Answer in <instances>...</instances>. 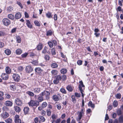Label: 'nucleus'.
I'll list each match as a JSON object with an SVG mask.
<instances>
[{
  "label": "nucleus",
  "instance_id": "obj_40",
  "mask_svg": "<svg viewBox=\"0 0 123 123\" xmlns=\"http://www.w3.org/2000/svg\"><path fill=\"white\" fill-rule=\"evenodd\" d=\"M55 77L59 81L61 80L62 79L61 76L60 75H56L55 76Z\"/></svg>",
  "mask_w": 123,
  "mask_h": 123
},
{
  "label": "nucleus",
  "instance_id": "obj_9",
  "mask_svg": "<svg viewBox=\"0 0 123 123\" xmlns=\"http://www.w3.org/2000/svg\"><path fill=\"white\" fill-rule=\"evenodd\" d=\"M15 103L17 105L21 106L22 104V102L21 100L17 98L15 100Z\"/></svg>",
  "mask_w": 123,
  "mask_h": 123
},
{
  "label": "nucleus",
  "instance_id": "obj_26",
  "mask_svg": "<svg viewBox=\"0 0 123 123\" xmlns=\"http://www.w3.org/2000/svg\"><path fill=\"white\" fill-rule=\"evenodd\" d=\"M14 110L16 112H19L21 110L20 108L18 106H14Z\"/></svg>",
  "mask_w": 123,
  "mask_h": 123
},
{
  "label": "nucleus",
  "instance_id": "obj_34",
  "mask_svg": "<svg viewBox=\"0 0 123 123\" xmlns=\"http://www.w3.org/2000/svg\"><path fill=\"white\" fill-rule=\"evenodd\" d=\"M67 72V70L65 68H63L60 71V72L61 74H63L66 73Z\"/></svg>",
  "mask_w": 123,
  "mask_h": 123
},
{
  "label": "nucleus",
  "instance_id": "obj_19",
  "mask_svg": "<svg viewBox=\"0 0 123 123\" xmlns=\"http://www.w3.org/2000/svg\"><path fill=\"white\" fill-rule=\"evenodd\" d=\"M24 113L25 114L28 113L29 111V108L27 107L24 108L23 109Z\"/></svg>",
  "mask_w": 123,
  "mask_h": 123
},
{
  "label": "nucleus",
  "instance_id": "obj_61",
  "mask_svg": "<svg viewBox=\"0 0 123 123\" xmlns=\"http://www.w3.org/2000/svg\"><path fill=\"white\" fill-rule=\"evenodd\" d=\"M82 61L80 60H78L77 62V64L79 65H82Z\"/></svg>",
  "mask_w": 123,
  "mask_h": 123
},
{
  "label": "nucleus",
  "instance_id": "obj_63",
  "mask_svg": "<svg viewBox=\"0 0 123 123\" xmlns=\"http://www.w3.org/2000/svg\"><path fill=\"white\" fill-rule=\"evenodd\" d=\"M92 112V111H91V110L90 109H88L86 111V114H90Z\"/></svg>",
  "mask_w": 123,
  "mask_h": 123
},
{
  "label": "nucleus",
  "instance_id": "obj_24",
  "mask_svg": "<svg viewBox=\"0 0 123 123\" xmlns=\"http://www.w3.org/2000/svg\"><path fill=\"white\" fill-rule=\"evenodd\" d=\"M51 73L52 75L54 76L57 74L58 71L56 70H53L51 71Z\"/></svg>",
  "mask_w": 123,
  "mask_h": 123
},
{
  "label": "nucleus",
  "instance_id": "obj_4",
  "mask_svg": "<svg viewBox=\"0 0 123 123\" xmlns=\"http://www.w3.org/2000/svg\"><path fill=\"white\" fill-rule=\"evenodd\" d=\"M2 22L3 24L5 26H8L11 23V21L10 20L7 18H4L2 20Z\"/></svg>",
  "mask_w": 123,
  "mask_h": 123
},
{
  "label": "nucleus",
  "instance_id": "obj_37",
  "mask_svg": "<svg viewBox=\"0 0 123 123\" xmlns=\"http://www.w3.org/2000/svg\"><path fill=\"white\" fill-rule=\"evenodd\" d=\"M22 52V50L20 49H18L16 50V53L17 54L20 55L21 53Z\"/></svg>",
  "mask_w": 123,
  "mask_h": 123
},
{
  "label": "nucleus",
  "instance_id": "obj_10",
  "mask_svg": "<svg viewBox=\"0 0 123 123\" xmlns=\"http://www.w3.org/2000/svg\"><path fill=\"white\" fill-rule=\"evenodd\" d=\"M1 76L2 79L4 80H7L8 78V75L5 73L2 74Z\"/></svg>",
  "mask_w": 123,
  "mask_h": 123
},
{
  "label": "nucleus",
  "instance_id": "obj_47",
  "mask_svg": "<svg viewBox=\"0 0 123 123\" xmlns=\"http://www.w3.org/2000/svg\"><path fill=\"white\" fill-rule=\"evenodd\" d=\"M7 10L8 12H10L12 11L13 8L12 6H10L7 8Z\"/></svg>",
  "mask_w": 123,
  "mask_h": 123
},
{
  "label": "nucleus",
  "instance_id": "obj_18",
  "mask_svg": "<svg viewBox=\"0 0 123 123\" xmlns=\"http://www.w3.org/2000/svg\"><path fill=\"white\" fill-rule=\"evenodd\" d=\"M78 120H80L84 114L81 113V112H78Z\"/></svg>",
  "mask_w": 123,
  "mask_h": 123
},
{
  "label": "nucleus",
  "instance_id": "obj_14",
  "mask_svg": "<svg viewBox=\"0 0 123 123\" xmlns=\"http://www.w3.org/2000/svg\"><path fill=\"white\" fill-rule=\"evenodd\" d=\"M43 47L42 44L41 43H39L36 47V48L38 50H40Z\"/></svg>",
  "mask_w": 123,
  "mask_h": 123
},
{
  "label": "nucleus",
  "instance_id": "obj_52",
  "mask_svg": "<svg viewBox=\"0 0 123 123\" xmlns=\"http://www.w3.org/2000/svg\"><path fill=\"white\" fill-rule=\"evenodd\" d=\"M18 70L19 72L22 71L23 69V68L22 66H19L18 68Z\"/></svg>",
  "mask_w": 123,
  "mask_h": 123
},
{
  "label": "nucleus",
  "instance_id": "obj_60",
  "mask_svg": "<svg viewBox=\"0 0 123 123\" xmlns=\"http://www.w3.org/2000/svg\"><path fill=\"white\" fill-rule=\"evenodd\" d=\"M17 4L19 6H20L21 8H23V6H22V4L20 2L18 1H17Z\"/></svg>",
  "mask_w": 123,
  "mask_h": 123
},
{
  "label": "nucleus",
  "instance_id": "obj_2",
  "mask_svg": "<svg viewBox=\"0 0 123 123\" xmlns=\"http://www.w3.org/2000/svg\"><path fill=\"white\" fill-rule=\"evenodd\" d=\"M39 102L37 100H31L28 103L29 106H36V107L39 105Z\"/></svg>",
  "mask_w": 123,
  "mask_h": 123
},
{
  "label": "nucleus",
  "instance_id": "obj_22",
  "mask_svg": "<svg viewBox=\"0 0 123 123\" xmlns=\"http://www.w3.org/2000/svg\"><path fill=\"white\" fill-rule=\"evenodd\" d=\"M21 14L20 12H18L16 14L15 18L16 19H19L21 18Z\"/></svg>",
  "mask_w": 123,
  "mask_h": 123
},
{
  "label": "nucleus",
  "instance_id": "obj_53",
  "mask_svg": "<svg viewBox=\"0 0 123 123\" xmlns=\"http://www.w3.org/2000/svg\"><path fill=\"white\" fill-rule=\"evenodd\" d=\"M51 53L52 55H54L55 54V49L53 48L51 49Z\"/></svg>",
  "mask_w": 123,
  "mask_h": 123
},
{
  "label": "nucleus",
  "instance_id": "obj_11",
  "mask_svg": "<svg viewBox=\"0 0 123 123\" xmlns=\"http://www.w3.org/2000/svg\"><path fill=\"white\" fill-rule=\"evenodd\" d=\"M26 24L28 27L30 29L32 28V26L29 20H26Z\"/></svg>",
  "mask_w": 123,
  "mask_h": 123
},
{
  "label": "nucleus",
  "instance_id": "obj_20",
  "mask_svg": "<svg viewBox=\"0 0 123 123\" xmlns=\"http://www.w3.org/2000/svg\"><path fill=\"white\" fill-rule=\"evenodd\" d=\"M7 74H10L11 71L10 68L8 67H6L5 68Z\"/></svg>",
  "mask_w": 123,
  "mask_h": 123
},
{
  "label": "nucleus",
  "instance_id": "obj_43",
  "mask_svg": "<svg viewBox=\"0 0 123 123\" xmlns=\"http://www.w3.org/2000/svg\"><path fill=\"white\" fill-rule=\"evenodd\" d=\"M39 117L41 121L42 122H44L45 121V118L43 117L42 116H39Z\"/></svg>",
  "mask_w": 123,
  "mask_h": 123
},
{
  "label": "nucleus",
  "instance_id": "obj_64",
  "mask_svg": "<svg viewBox=\"0 0 123 123\" xmlns=\"http://www.w3.org/2000/svg\"><path fill=\"white\" fill-rule=\"evenodd\" d=\"M119 120L120 122H123V117L122 116L120 117L119 118Z\"/></svg>",
  "mask_w": 123,
  "mask_h": 123
},
{
  "label": "nucleus",
  "instance_id": "obj_23",
  "mask_svg": "<svg viewBox=\"0 0 123 123\" xmlns=\"http://www.w3.org/2000/svg\"><path fill=\"white\" fill-rule=\"evenodd\" d=\"M44 99H45L43 98V97L42 95H41L40 94V95L38 96V100L39 102H41L43 101Z\"/></svg>",
  "mask_w": 123,
  "mask_h": 123
},
{
  "label": "nucleus",
  "instance_id": "obj_54",
  "mask_svg": "<svg viewBox=\"0 0 123 123\" xmlns=\"http://www.w3.org/2000/svg\"><path fill=\"white\" fill-rule=\"evenodd\" d=\"M28 55V53H25L22 54L21 55L22 57V58H25Z\"/></svg>",
  "mask_w": 123,
  "mask_h": 123
},
{
  "label": "nucleus",
  "instance_id": "obj_62",
  "mask_svg": "<svg viewBox=\"0 0 123 123\" xmlns=\"http://www.w3.org/2000/svg\"><path fill=\"white\" fill-rule=\"evenodd\" d=\"M51 117L52 119V120H55L56 118V116L55 115V114H53L51 116Z\"/></svg>",
  "mask_w": 123,
  "mask_h": 123
},
{
  "label": "nucleus",
  "instance_id": "obj_29",
  "mask_svg": "<svg viewBox=\"0 0 123 123\" xmlns=\"http://www.w3.org/2000/svg\"><path fill=\"white\" fill-rule=\"evenodd\" d=\"M5 53L7 55H9L11 53V51L9 49H7L5 51Z\"/></svg>",
  "mask_w": 123,
  "mask_h": 123
},
{
  "label": "nucleus",
  "instance_id": "obj_1",
  "mask_svg": "<svg viewBox=\"0 0 123 123\" xmlns=\"http://www.w3.org/2000/svg\"><path fill=\"white\" fill-rule=\"evenodd\" d=\"M50 94L49 92L47 90H45L40 93V95L42 96L45 99L47 100L49 99Z\"/></svg>",
  "mask_w": 123,
  "mask_h": 123
},
{
  "label": "nucleus",
  "instance_id": "obj_45",
  "mask_svg": "<svg viewBox=\"0 0 123 123\" xmlns=\"http://www.w3.org/2000/svg\"><path fill=\"white\" fill-rule=\"evenodd\" d=\"M60 91L62 93L64 94L66 93V91L63 88H61L60 90Z\"/></svg>",
  "mask_w": 123,
  "mask_h": 123
},
{
  "label": "nucleus",
  "instance_id": "obj_44",
  "mask_svg": "<svg viewBox=\"0 0 123 123\" xmlns=\"http://www.w3.org/2000/svg\"><path fill=\"white\" fill-rule=\"evenodd\" d=\"M118 105V102L116 100H115L113 102V105L114 107H116Z\"/></svg>",
  "mask_w": 123,
  "mask_h": 123
},
{
  "label": "nucleus",
  "instance_id": "obj_8",
  "mask_svg": "<svg viewBox=\"0 0 123 123\" xmlns=\"http://www.w3.org/2000/svg\"><path fill=\"white\" fill-rule=\"evenodd\" d=\"M19 116L16 115L15 117L14 121L15 123H22L21 120L19 119Z\"/></svg>",
  "mask_w": 123,
  "mask_h": 123
},
{
  "label": "nucleus",
  "instance_id": "obj_15",
  "mask_svg": "<svg viewBox=\"0 0 123 123\" xmlns=\"http://www.w3.org/2000/svg\"><path fill=\"white\" fill-rule=\"evenodd\" d=\"M35 70V72L37 74H40L42 71V69L39 68H36Z\"/></svg>",
  "mask_w": 123,
  "mask_h": 123
},
{
  "label": "nucleus",
  "instance_id": "obj_36",
  "mask_svg": "<svg viewBox=\"0 0 123 123\" xmlns=\"http://www.w3.org/2000/svg\"><path fill=\"white\" fill-rule=\"evenodd\" d=\"M4 95L3 92H0V100L2 101L3 99V96Z\"/></svg>",
  "mask_w": 123,
  "mask_h": 123
},
{
  "label": "nucleus",
  "instance_id": "obj_5",
  "mask_svg": "<svg viewBox=\"0 0 123 123\" xmlns=\"http://www.w3.org/2000/svg\"><path fill=\"white\" fill-rule=\"evenodd\" d=\"M25 70L26 72L30 73L33 70V69L31 66H28L26 67Z\"/></svg>",
  "mask_w": 123,
  "mask_h": 123
},
{
  "label": "nucleus",
  "instance_id": "obj_59",
  "mask_svg": "<svg viewBox=\"0 0 123 123\" xmlns=\"http://www.w3.org/2000/svg\"><path fill=\"white\" fill-rule=\"evenodd\" d=\"M55 106L57 107V109L59 110H60L62 107L61 105L59 104H56Z\"/></svg>",
  "mask_w": 123,
  "mask_h": 123
},
{
  "label": "nucleus",
  "instance_id": "obj_50",
  "mask_svg": "<svg viewBox=\"0 0 123 123\" xmlns=\"http://www.w3.org/2000/svg\"><path fill=\"white\" fill-rule=\"evenodd\" d=\"M47 105V104L46 102H44L42 105L41 106L43 108H45Z\"/></svg>",
  "mask_w": 123,
  "mask_h": 123
},
{
  "label": "nucleus",
  "instance_id": "obj_17",
  "mask_svg": "<svg viewBox=\"0 0 123 123\" xmlns=\"http://www.w3.org/2000/svg\"><path fill=\"white\" fill-rule=\"evenodd\" d=\"M5 104L6 105L9 106H12V103L10 101H6Z\"/></svg>",
  "mask_w": 123,
  "mask_h": 123
},
{
  "label": "nucleus",
  "instance_id": "obj_33",
  "mask_svg": "<svg viewBox=\"0 0 123 123\" xmlns=\"http://www.w3.org/2000/svg\"><path fill=\"white\" fill-rule=\"evenodd\" d=\"M26 93L30 96L32 97L34 96V95L33 92L29 91H27Z\"/></svg>",
  "mask_w": 123,
  "mask_h": 123
},
{
  "label": "nucleus",
  "instance_id": "obj_55",
  "mask_svg": "<svg viewBox=\"0 0 123 123\" xmlns=\"http://www.w3.org/2000/svg\"><path fill=\"white\" fill-rule=\"evenodd\" d=\"M44 58L46 60H49V59L50 57L48 55H45Z\"/></svg>",
  "mask_w": 123,
  "mask_h": 123
},
{
  "label": "nucleus",
  "instance_id": "obj_31",
  "mask_svg": "<svg viewBox=\"0 0 123 123\" xmlns=\"http://www.w3.org/2000/svg\"><path fill=\"white\" fill-rule=\"evenodd\" d=\"M46 17L48 18H52L51 13L49 12H48L46 14Z\"/></svg>",
  "mask_w": 123,
  "mask_h": 123
},
{
  "label": "nucleus",
  "instance_id": "obj_12",
  "mask_svg": "<svg viewBox=\"0 0 123 123\" xmlns=\"http://www.w3.org/2000/svg\"><path fill=\"white\" fill-rule=\"evenodd\" d=\"M1 115L2 117L3 118H6L8 117L9 116L8 114L6 112L2 113Z\"/></svg>",
  "mask_w": 123,
  "mask_h": 123
},
{
  "label": "nucleus",
  "instance_id": "obj_42",
  "mask_svg": "<svg viewBox=\"0 0 123 123\" xmlns=\"http://www.w3.org/2000/svg\"><path fill=\"white\" fill-rule=\"evenodd\" d=\"M17 41L18 43H20L21 41V38L19 36H16Z\"/></svg>",
  "mask_w": 123,
  "mask_h": 123
},
{
  "label": "nucleus",
  "instance_id": "obj_7",
  "mask_svg": "<svg viewBox=\"0 0 123 123\" xmlns=\"http://www.w3.org/2000/svg\"><path fill=\"white\" fill-rule=\"evenodd\" d=\"M59 97H61L60 94L59 93H58L57 95H55L53 96L52 99L55 101H57L59 99Z\"/></svg>",
  "mask_w": 123,
  "mask_h": 123
},
{
  "label": "nucleus",
  "instance_id": "obj_28",
  "mask_svg": "<svg viewBox=\"0 0 123 123\" xmlns=\"http://www.w3.org/2000/svg\"><path fill=\"white\" fill-rule=\"evenodd\" d=\"M51 67L53 68H55L58 67L57 64L55 63H52L51 65Z\"/></svg>",
  "mask_w": 123,
  "mask_h": 123
},
{
  "label": "nucleus",
  "instance_id": "obj_21",
  "mask_svg": "<svg viewBox=\"0 0 123 123\" xmlns=\"http://www.w3.org/2000/svg\"><path fill=\"white\" fill-rule=\"evenodd\" d=\"M10 88L11 89L12 91H14L16 89V86L14 84L10 85Z\"/></svg>",
  "mask_w": 123,
  "mask_h": 123
},
{
  "label": "nucleus",
  "instance_id": "obj_16",
  "mask_svg": "<svg viewBox=\"0 0 123 123\" xmlns=\"http://www.w3.org/2000/svg\"><path fill=\"white\" fill-rule=\"evenodd\" d=\"M70 118H68L67 120V123H76L75 120L73 118L72 119L71 121L70 122Z\"/></svg>",
  "mask_w": 123,
  "mask_h": 123
},
{
  "label": "nucleus",
  "instance_id": "obj_51",
  "mask_svg": "<svg viewBox=\"0 0 123 123\" xmlns=\"http://www.w3.org/2000/svg\"><path fill=\"white\" fill-rule=\"evenodd\" d=\"M59 82V81L55 77L54 80L53 81V82L55 84H57Z\"/></svg>",
  "mask_w": 123,
  "mask_h": 123
},
{
  "label": "nucleus",
  "instance_id": "obj_25",
  "mask_svg": "<svg viewBox=\"0 0 123 123\" xmlns=\"http://www.w3.org/2000/svg\"><path fill=\"white\" fill-rule=\"evenodd\" d=\"M40 89L39 88H36L34 89V92L36 93H37L40 92Z\"/></svg>",
  "mask_w": 123,
  "mask_h": 123
},
{
  "label": "nucleus",
  "instance_id": "obj_58",
  "mask_svg": "<svg viewBox=\"0 0 123 123\" xmlns=\"http://www.w3.org/2000/svg\"><path fill=\"white\" fill-rule=\"evenodd\" d=\"M51 110H47V115L48 116H50L51 114Z\"/></svg>",
  "mask_w": 123,
  "mask_h": 123
},
{
  "label": "nucleus",
  "instance_id": "obj_38",
  "mask_svg": "<svg viewBox=\"0 0 123 123\" xmlns=\"http://www.w3.org/2000/svg\"><path fill=\"white\" fill-rule=\"evenodd\" d=\"M34 23L35 25L38 26H40V24L39 22L37 20H35L34 22Z\"/></svg>",
  "mask_w": 123,
  "mask_h": 123
},
{
  "label": "nucleus",
  "instance_id": "obj_46",
  "mask_svg": "<svg viewBox=\"0 0 123 123\" xmlns=\"http://www.w3.org/2000/svg\"><path fill=\"white\" fill-rule=\"evenodd\" d=\"M48 44L49 47L50 48H52L53 46V44L52 42L49 41L48 42Z\"/></svg>",
  "mask_w": 123,
  "mask_h": 123
},
{
  "label": "nucleus",
  "instance_id": "obj_35",
  "mask_svg": "<svg viewBox=\"0 0 123 123\" xmlns=\"http://www.w3.org/2000/svg\"><path fill=\"white\" fill-rule=\"evenodd\" d=\"M72 98V102L74 103H76V99L75 98V96L74 95H72L71 97Z\"/></svg>",
  "mask_w": 123,
  "mask_h": 123
},
{
  "label": "nucleus",
  "instance_id": "obj_48",
  "mask_svg": "<svg viewBox=\"0 0 123 123\" xmlns=\"http://www.w3.org/2000/svg\"><path fill=\"white\" fill-rule=\"evenodd\" d=\"M116 112L117 114L118 115H120L122 114L121 111L119 109H117V111Z\"/></svg>",
  "mask_w": 123,
  "mask_h": 123
},
{
  "label": "nucleus",
  "instance_id": "obj_57",
  "mask_svg": "<svg viewBox=\"0 0 123 123\" xmlns=\"http://www.w3.org/2000/svg\"><path fill=\"white\" fill-rule=\"evenodd\" d=\"M116 97L117 98L120 99L121 97V94L120 93L117 94L116 95Z\"/></svg>",
  "mask_w": 123,
  "mask_h": 123
},
{
  "label": "nucleus",
  "instance_id": "obj_49",
  "mask_svg": "<svg viewBox=\"0 0 123 123\" xmlns=\"http://www.w3.org/2000/svg\"><path fill=\"white\" fill-rule=\"evenodd\" d=\"M3 110L5 111H7L9 110V109L6 106H4L3 107Z\"/></svg>",
  "mask_w": 123,
  "mask_h": 123
},
{
  "label": "nucleus",
  "instance_id": "obj_6",
  "mask_svg": "<svg viewBox=\"0 0 123 123\" xmlns=\"http://www.w3.org/2000/svg\"><path fill=\"white\" fill-rule=\"evenodd\" d=\"M13 78L14 80L18 82L20 80V76L17 74H14L13 75Z\"/></svg>",
  "mask_w": 123,
  "mask_h": 123
},
{
  "label": "nucleus",
  "instance_id": "obj_41",
  "mask_svg": "<svg viewBox=\"0 0 123 123\" xmlns=\"http://www.w3.org/2000/svg\"><path fill=\"white\" fill-rule=\"evenodd\" d=\"M48 48L47 47H45L43 50L42 51V53L43 54H45L47 52V50Z\"/></svg>",
  "mask_w": 123,
  "mask_h": 123
},
{
  "label": "nucleus",
  "instance_id": "obj_27",
  "mask_svg": "<svg viewBox=\"0 0 123 123\" xmlns=\"http://www.w3.org/2000/svg\"><path fill=\"white\" fill-rule=\"evenodd\" d=\"M88 105L89 106L91 107L92 108H94L95 107L94 105L93 104L92 102L91 101H90L88 104Z\"/></svg>",
  "mask_w": 123,
  "mask_h": 123
},
{
  "label": "nucleus",
  "instance_id": "obj_30",
  "mask_svg": "<svg viewBox=\"0 0 123 123\" xmlns=\"http://www.w3.org/2000/svg\"><path fill=\"white\" fill-rule=\"evenodd\" d=\"M52 123H59L61 121V119L59 118L55 120H51Z\"/></svg>",
  "mask_w": 123,
  "mask_h": 123
},
{
  "label": "nucleus",
  "instance_id": "obj_56",
  "mask_svg": "<svg viewBox=\"0 0 123 123\" xmlns=\"http://www.w3.org/2000/svg\"><path fill=\"white\" fill-rule=\"evenodd\" d=\"M75 96L78 98H80V93H78L76 92L74 93Z\"/></svg>",
  "mask_w": 123,
  "mask_h": 123
},
{
  "label": "nucleus",
  "instance_id": "obj_32",
  "mask_svg": "<svg viewBox=\"0 0 123 123\" xmlns=\"http://www.w3.org/2000/svg\"><path fill=\"white\" fill-rule=\"evenodd\" d=\"M8 17L9 19L13 20L14 19V16L12 14H8L7 16Z\"/></svg>",
  "mask_w": 123,
  "mask_h": 123
},
{
  "label": "nucleus",
  "instance_id": "obj_3",
  "mask_svg": "<svg viewBox=\"0 0 123 123\" xmlns=\"http://www.w3.org/2000/svg\"><path fill=\"white\" fill-rule=\"evenodd\" d=\"M85 87L84 85H83V82L82 81H80V84L79 86V90L82 94V97L84 98V95L83 92V91L82 87Z\"/></svg>",
  "mask_w": 123,
  "mask_h": 123
},
{
  "label": "nucleus",
  "instance_id": "obj_13",
  "mask_svg": "<svg viewBox=\"0 0 123 123\" xmlns=\"http://www.w3.org/2000/svg\"><path fill=\"white\" fill-rule=\"evenodd\" d=\"M73 87L70 85H68L66 87V89L69 92H71L73 90Z\"/></svg>",
  "mask_w": 123,
  "mask_h": 123
},
{
  "label": "nucleus",
  "instance_id": "obj_39",
  "mask_svg": "<svg viewBox=\"0 0 123 123\" xmlns=\"http://www.w3.org/2000/svg\"><path fill=\"white\" fill-rule=\"evenodd\" d=\"M52 34V31L49 30L47 31L46 35L47 36H50Z\"/></svg>",
  "mask_w": 123,
  "mask_h": 123
}]
</instances>
